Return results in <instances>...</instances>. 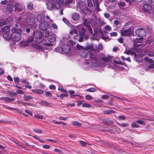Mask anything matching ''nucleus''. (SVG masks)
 Here are the masks:
<instances>
[{
  "instance_id": "f257e3e1",
  "label": "nucleus",
  "mask_w": 154,
  "mask_h": 154,
  "mask_svg": "<svg viewBox=\"0 0 154 154\" xmlns=\"http://www.w3.org/2000/svg\"><path fill=\"white\" fill-rule=\"evenodd\" d=\"M12 32L11 38L14 41H19L21 38V33L22 30L20 28H17L16 27H13L11 29Z\"/></svg>"
},
{
  "instance_id": "f03ea898",
  "label": "nucleus",
  "mask_w": 154,
  "mask_h": 154,
  "mask_svg": "<svg viewBox=\"0 0 154 154\" xmlns=\"http://www.w3.org/2000/svg\"><path fill=\"white\" fill-rule=\"evenodd\" d=\"M76 5L75 7V9L78 10L79 8V11L81 13H83L85 14L91 13V11L87 6H85V3L81 1H79Z\"/></svg>"
},
{
  "instance_id": "7ed1b4c3",
  "label": "nucleus",
  "mask_w": 154,
  "mask_h": 154,
  "mask_svg": "<svg viewBox=\"0 0 154 154\" xmlns=\"http://www.w3.org/2000/svg\"><path fill=\"white\" fill-rule=\"evenodd\" d=\"M137 54H138V60L141 61L142 60V57L145 55H151V52L147 48H145L143 50L140 48H137Z\"/></svg>"
},
{
  "instance_id": "20e7f679",
  "label": "nucleus",
  "mask_w": 154,
  "mask_h": 154,
  "mask_svg": "<svg viewBox=\"0 0 154 154\" xmlns=\"http://www.w3.org/2000/svg\"><path fill=\"white\" fill-rule=\"evenodd\" d=\"M33 35L35 38V42L37 43H40L44 40L42 34L38 30L35 29L33 31Z\"/></svg>"
},
{
  "instance_id": "39448f33",
  "label": "nucleus",
  "mask_w": 154,
  "mask_h": 154,
  "mask_svg": "<svg viewBox=\"0 0 154 154\" xmlns=\"http://www.w3.org/2000/svg\"><path fill=\"white\" fill-rule=\"evenodd\" d=\"M137 48H131L128 50H125L124 52V54L128 55H134V57L138 60V54H137Z\"/></svg>"
},
{
  "instance_id": "423d86ee",
  "label": "nucleus",
  "mask_w": 154,
  "mask_h": 154,
  "mask_svg": "<svg viewBox=\"0 0 154 154\" xmlns=\"http://www.w3.org/2000/svg\"><path fill=\"white\" fill-rule=\"evenodd\" d=\"M136 33L137 36L142 38L146 36L147 32L146 29L141 28L137 29Z\"/></svg>"
},
{
  "instance_id": "0eeeda50",
  "label": "nucleus",
  "mask_w": 154,
  "mask_h": 154,
  "mask_svg": "<svg viewBox=\"0 0 154 154\" xmlns=\"http://www.w3.org/2000/svg\"><path fill=\"white\" fill-rule=\"evenodd\" d=\"M87 52L88 51H86L85 49V50H83L81 53L80 55L84 57H89L90 58V60H95L96 59L95 56L90 55Z\"/></svg>"
},
{
  "instance_id": "6e6552de",
  "label": "nucleus",
  "mask_w": 154,
  "mask_h": 154,
  "mask_svg": "<svg viewBox=\"0 0 154 154\" xmlns=\"http://www.w3.org/2000/svg\"><path fill=\"white\" fill-rule=\"evenodd\" d=\"M83 23L84 25L88 29L90 33H92L93 31L91 27V24L90 20L89 19H85L83 20Z\"/></svg>"
},
{
  "instance_id": "1a4fd4ad",
  "label": "nucleus",
  "mask_w": 154,
  "mask_h": 154,
  "mask_svg": "<svg viewBox=\"0 0 154 154\" xmlns=\"http://www.w3.org/2000/svg\"><path fill=\"white\" fill-rule=\"evenodd\" d=\"M47 6L48 9L50 10L52 9L55 7L56 8V4L54 0L47 1Z\"/></svg>"
},
{
  "instance_id": "9d476101",
  "label": "nucleus",
  "mask_w": 154,
  "mask_h": 154,
  "mask_svg": "<svg viewBox=\"0 0 154 154\" xmlns=\"http://www.w3.org/2000/svg\"><path fill=\"white\" fill-rule=\"evenodd\" d=\"M131 33V29H124L121 31V34L123 36H129Z\"/></svg>"
},
{
  "instance_id": "9b49d317",
  "label": "nucleus",
  "mask_w": 154,
  "mask_h": 154,
  "mask_svg": "<svg viewBox=\"0 0 154 154\" xmlns=\"http://www.w3.org/2000/svg\"><path fill=\"white\" fill-rule=\"evenodd\" d=\"M133 40L134 41V46L136 48H138L139 46H140L141 45V43L142 42V38H134L133 39Z\"/></svg>"
},
{
  "instance_id": "f8f14e48",
  "label": "nucleus",
  "mask_w": 154,
  "mask_h": 154,
  "mask_svg": "<svg viewBox=\"0 0 154 154\" xmlns=\"http://www.w3.org/2000/svg\"><path fill=\"white\" fill-rule=\"evenodd\" d=\"M49 26L48 24L45 21H44V22L39 23V27L40 29L43 30H46Z\"/></svg>"
},
{
  "instance_id": "ddd939ff",
  "label": "nucleus",
  "mask_w": 154,
  "mask_h": 154,
  "mask_svg": "<svg viewBox=\"0 0 154 154\" xmlns=\"http://www.w3.org/2000/svg\"><path fill=\"white\" fill-rule=\"evenodd\" d=\"M14 7L15 8L14 11L16 12L22 11L23 9V6L19 4V3H16L14 4Z\"/></svg>"
},
{
  "instance_id": "4468645a",
  "label": "nucleus",
  "mask_w": 154,
  "mask_h": 154,
  "mask_svg": "<svg viewBox=\"0 0 154 154\" xmlns=\"http://www.w3.org/2000/svg\"><path fill=\"white\" fill-rule=\"evenodd\" d=\"M77 28L79 30V35H84L86 30L82 26H77Z\"/></svg>"
},
{
  "instance_id": "2eb2a0df",
  "label": "nucleus",
  "mask_w": 154,
  "mask_h": 154,
  "mask_svg": "<svg viewBox=\"0 0 154 154\" xmlns=\"http://www.w3.org/2000/svg\"><path fill=\"white\" fill-rule=\"evenodd\" d=\"M146 62L149 63H151L148 66L149 69L154 68V62L153 60L150 59H149L147 57L144 58Z\"/></svg>"
},
{
  "instance_id": "dca6fc26",
  "label": "nucleus",
  "mask_w": 154,
  "mask_h": 154,
  "mask_svg": "<svg viewBox=\"0 0 154 154\" xmlns=\"http://www.w3.org/2000/svg\"><path fill=\"white\" fill-rule=\"evenodd\" d=\"M28 23L30 25H33L35 23V20L33 16L31 15L26 20Z\"/></svg>"
},
{
  "instance_id": "f3484780",
  "label": "nucleus",
  "mask_w": 154,
  "mask_h": 154,
  "mask_svg": "<svg viewBox=\"0 0 154 154\" xmlns=\"http://www.w3.org/2000/svg\"><path fill=\"white\" fill-rule=\"evenodd\" d=\"M37 20L39 23L44 22L45 21V18L42 14H39L37 17Z\"/></svg>"
},
{
  "instance_id": "a211bd4d",
  "label": "nucleus",
  "mask_w": 154,
  "mask_h": 154,
  "mask_svg": "<svg viewBox=\"0 0 154 154\" xmlns=\"http://www.w3.org/2000/svg\"><path fill=\"white\" fill-rule=\"evenodd\" d=\"M62 50L65 53H69L70 51V48L67 45H63L62 48Z\"/></svg>"
},
{
  "instance_id": "6ab92c4d",
  "label": "nucleus",
  "mask_w": 154,
  "mask_h": 154,
  "mask_svg": "<svg viewBox=\"0 0 154 154\" xmlns=\"http://www.w3.org/2000/svg\"><path fill=\"white\" fill-rule=\"evenodd\" d=\"M152 9V7L151 6L148 4H144L142 8V9L143 11L146 12H148Z\"/></svg>"
},
{
  "instance_id": "aec40b11",
  "label": "nucleus",
  "mask_w": 154,
  "mask_h": 154,
  "mask_svg": "<svg viewBox=\"0 0 154 154\" xmlns=\"http://www.w3.org/2000/svg\"><path fill=\"white\" fill-rule=\"evenodd\" d=\"M71 18L73 20L77 21L79 19L80 15L77 13H72L71 14Z\"/></svg>"
},
{
  "instance_id": "412c9836",
  "label": "nucleus",
  "mask_w": 154,
  "mask_h": 154,
  "mask_svg": "<svg viewBox=\"0 0 154 154\" xmlns=\"http://www.w3.org/2000/svg\"><path fill=\"white\" fill-rule=\"evenodd\" d=\"M77 29V26L73 28L69 32V34L72 35H74V36L76 37L77 36L76 35L78 32Z\"/></svg>"
},
{
  "instance_id": "4be33fe9",
  "label": "nucleus",
  "mask_w": 154,
  "mask_h": 154,
  "mask_svg": "<svg viewBox=\"0 0 154 154\" xmlns=\"http://www.w3.org/2000/svg\"><path fill=\"white\" fill-rule=\"evenodd\" d=\"M63 3V0H56V8L59 9Z\"/></svg>"
},
{
  "instance_id": "5701e85b",
  "label": "nucleus",
  "mask_w": 154,
  "mask_h": 154,
  "mask_svg": "<svg viewBox=\"0 0 154 154\" xmlns=\"http://www.w3.org/2000/svg\"><path fill=\"white\" fill-rule=\"evenodd\" d=\"M33 47L37 49V51H42L44 49V47L42 45H34Z\"/></svg>"
},
{
  "instance_id": "b1692460",
  "label": "nucleus",
  "mask_w": 154,
  "mask_h": 154,
  "mask_svg": "<svg viewBox=\"0 0 154 154\" xmlns=\"http://www.w3.org/2000/svg\"><path fill=\"white\" fill-rule=\"evenodd\" d=\"M14 7V5H12L11 4H8L6 6V10L9 13L13 11V8Z\"/></svg>"
},
{
  "instance_id": "393cba45",
  "label": "nucleus",
  "mask_w": 154,
  "mask_h": 154,
  "mask_svg": "<svg viewBox=\"0 0 154 154\" xmlns=\"http://www.w3.org/2000/svg\"><path fill=\"white\" fill-rule=\"evenodd\" d=\"M112 59L111 57L107 56H104L102 58V60L103 62H104V64L107 62L110 61V60Z\"/></svg>"
},
{
  "instance_id": "a878e982",
  "label": "nucleus",
  "mask_w": 154,
  "mask_h": 154,
  "mask_svg": "<svg viewBox=\"0 0 154 154\" xmlns=\"http://www.w3.org/2000/svg\"><path fill=\"white\" fill-rule=\"evenodd\" d=\"M94 4L95 7H96V8L97 9V11H99L100 9L99 8V2L97 0H92Z\"/></svg>"
},
{
  "instance_id": "bb28decb",
  "label": "nucleus",
  "mask_w": 154,
  "mask_h": 154,
  "mask_svg": "<svg viewBox=\"0 0 154 154\" xmlns=\"http://www.w3.org/2000/svg\"><path fill=\"white\" fill-rule=\"evenodd\" d=\"M2 30L3 32H9L10 30V28L8 26H6L2 28Z\"/></svg>"
},
{
  "instance_id": "cd10ccee",
  "label": "nucleus",
  "mask_w": 154,
  "mask_h": 154,
  "mask_svg": "<svg viewBox=\"0 0 154 154\" xmlns=\"http://www.w3.org/2000/svg\"><path fill=\"white\" fill-rule=\"evenodd\" d=\"M116 112L113 110H105L103 111V113L104 114H111L112 113H114Z\"/></svg>"
},
{
  "instance_id": "c85d7f7f",
  "label": "nucleus",
  "mask_w": 154,
  "mask_h": 154,
  "mask_svg": "<svg viewBox=\"0 0 154 154\" xmlns=\"http://www.w3.org/2000/svg\"><path fill=\"white\" fill-rule=\"evenodd\" d=\"M23 98L24 101H28L32 99V97L31 95H27L24 94L23 96Z\"/></svg>"
},
{
  "instance_id": "c756f323",
  "label": "nucleus",
  "mask_w": 154,
  "mask_h": 154,
  "mask_svg": "<svg viewBox=\"0 0 154 154\" xmlns=\"http://www.w3.org/2000/svg\"><path fill=\"white\" fill-rule=\"evenodd\" d=\"M85 49L87 51L89 50H90L91 51H93L94 50V48H93V45L91 44H90L88 46L85 47Z\"/></svg>"
},
{
  "instance_id": "7c9ffc66",
  "label": "nucleus",
  "mask_w": 154,
  "mask_h": 154,
  "mask_svg": "<svg viewBox=\"0 0 154 154\" xmlns=\"http://www.w3.org/2000/svg\"><path fill=\"white\" fill-rule=\"evenodd\" d=\"M48 40L49 42H53L55 41L56 38L53 35H50L48 37Z\"/></svg>"
},
{
  "instance_id": "2f4dec72",
  "label": "nucleus",
  "mask_w": 154,
  "mask_h": 154,
  "mask_svg": "<svg viewBox=\"0 0 154 154\" xmlns=\"http://www.w3.org/2000/svg\"><path fill=\"white\" fill-rule=\"evenodd\" d=\"M4 33L3 34V36L4 38L7 40L10 39V35L8 34V32H4Z\"/></svg>"
},
{
  "instance_id": "473e14b6",
  "label": "nucleus",
  "mask_w": 154,
  "mask_h": 154,
  "mask_svg": "<svg viewBox=\"0 0 154 154\" xmlns=\"http://www.w3.org/2000/svg\"><path fill=\"white\" fill-rule=\"evenodd\" d=\"M40 103L41 104L47 106H49L51 105V104L50 103L43 100L41 101Z\"/></svg>"
},
{
  "instance_id": "72a5a7b5",
  "label": "nucleus",
  "mask_w": 154,
  "mask_h": 154,
  "mask_svg": "<svg viewBox=\"0 0 154 154\" xmlns=\"http://www.w3.org/2000/svg\"><path fill=\"white\" fill-rule=\"evenodd\" d=\"M20 45L26 47L28 46L29 45V44L27 41L26 42L21 41L20 42Z\"/></svg>"
},
{
  "instance_id": "f704fd0d",
  "label": "nucleus",
  "mask_w": 154,
  "mask_h": 154,
  "mask_svg": "<svg viewBox=\"0 0 154 154\" xmlns=\"http://www.w3.org/2000/svg\"><path fill=\"white\" fill-rule=\"evenodd\" d=\"M79 144L82 146H87L88 145V144L85 142L80 141L79 142Z\"/></svg>"
},
{
  "instance_id": "c9c22d12",
  "label": "nucleus",
  "mask_w": 154,
  "mask_h": 154,
  "mask_svg": "<svg viewBox=\"0 0 154 154\" xmlns=\"http://www.w3.org/2000/svg\"><path fill=\"white\" fill-rule=\"evenodd\" d=\"M76 47L79 50H81L82 51L83 50H85V47H84L78 44L76 45Z\"/></svg>"
},
{
  "instance_id": "e433bc0d",
  "label": "nucleus",
  "mask_w": 154,
  "mask_h": 154,
  "mask_svg": "<svg viewBox=\"0 0 154 154\" xmlns=\"http://www.w3.org/2000/svg\"><path fill=\"white\" fill-rule=\"evenodd\" d=\"M33 92L35 93H37L38 94H41L43 92V91L40 89H35L33 91Z\"/></svg>"
},
{
  "instance_id": "4c0bfd02",
  "label": "nucleus",
  "mask_w": 154,
  "mask_h": 154,
  "mask_svg": "<svg viewBox=\"0 0 154 154\" xmlns=\"http://www.w3.org/2000/svg\"><path fill=\"white\" fill-rule=\"evenodd\" d=\"M34 41V37L32 36H30L29 37L27 40V42L29 44V42H32Z\"/></svg>"
},
{
  "instance_id": "58836bf2",
  "label": "nucleus",
  "mask_w": 154,
  "mask_h": 154,
  "mask_svg": "<svg viewBox=\"0 0 154 154\" xmlns=\"http://www.w3.org/2000/svg\"><path fill=\"white\" fill-rule=\"evenodd\" d=\"M27 7L29 9L32 10L33 8V4L31 2H29L28 4Z\"/></svg>"
},
{
  "instance_id": "ea45409f",
  "label": "nucleus",
  "mask_w": 154,
  "mask_h": 154,
  "mask_svg": "<svg viewBox=\"0 0 154 154\" xmlns=\"http://www.w3.org/2000/svg\"><path fill=\"white\" fill-rule=\"evenodd\" d=\"M68 96V94L67 93H65V94H59L57 96L58 97L61 98V99H62L63 97H64L65 96L67 97Z\"/></svg>"
},
{
  "instance_id": "a19ab883",
  "label": "nucleus",
  "mask_w": 154,
  "mask_h": 154,
  "mask_svg": "<svg viewBox=\"0 0 154 154\" xmlns=\"http://www.w3.org/2000/svg\"><path fill=\"white\" fill-rule=\"evenodd\" d=\"M100 37L101 38L103 39L106 42L110 40V39L108 37H106L104 36V35H101Z\"/></svg>"
},
{
  "instance_id": "79ce46f5",
  "label": "nucleus",
  "mask_w": 154,
  "mask_h": 154,
  "mask_svg": "<svg viewBox=\"0 0 154 154\" xmlns=\"http://www.w3.org/2000/svg\"><path fill=\"white\" fill-rule=\"evenodd\" d=\"M72 2L73 0H65V4L66 5H68L69 4L72 3Z\"/></svg>"
},
{
  "instance_id": "37998d69",
  "label": "nucleus",
  "mask_w": 154,
  "mask_h": 154,
  "mask_svg": "<svg viewBox=\"0 0 154 154\" xmlns=\"http://www.w3.org/2000/svg\"><path fill=\"white\" fill-rule=\"evenodd\" d=\"M86 91L88 92H94L95 91V89L94 88H91L87 89Z\"/></svg>"
},
{
  "instance_id": "c03bdc74",
  "label": "nucleus",
  "mask_w": 154,
  "mask_h": 154,
  "mask_svg": "<svg viewBox=\"0 0 154 154\" xmlns=\"http://www.w3.org/2000/svg\"><path fill=\"white\" fill-rule=\"evenodd\" d=\"M84 36V35H79V36H77L78 37H79V42H82L83 41Z\"/></svg>"
},
{
  "instance_id": "a18cd8bd",
  "label": "nucleus",
  "mask_w": 154,
  "mask_h": 154,
  "mask_svg": "<svg viewBox=\"0 0 154 154\" xmlns=\"http://www.w3.org/2000/svg\"><path fill=\"white\" fill-rule=\"evenodd\" d=\"M82 106L84 107H91V105L88 103H83Z\"/></svg>"
},
{
  "instance_id": "49530a36",
  "label": "nucleus",
  "mask_w": 154,
  "mask_h": 154,
  "mask_svg": "<svg viewBox=\"0 0 154 154\" xmlns=\"http://www.w3.org/2000/svg\"><path fill=\"white\" fill-rule=\"evenodd\" d=\"M117 33L115 32H113L110 33V35L111 37L116 36H117Z\"/></svg>"
},
{
  "instance_id": "de8ad7c7",
  "label": "nucleus",
  "mask_w": 154,
  "mask_h": 154,
  "mask_svg": "<svg viewBox=\"0 0 154 154\" xmlns=\"http://www.w3.org/2000/svg\"><path fill=\"white\" fill-rule=\"evenodd\" d=\"M72 124L74 125H78L79 126H81L82 125V124L81 123L75 121L73 122Z\"/></svg>"
},
{
  "instance_id": "09e8293b",
  "label": "nucleus",
  "mask_w": 154,
  "mask_h": 154,
  "mask_svg": "<svg viewBox=\"0 0 154 154\" xmlns=\"http://www.w3.org/2000/svg\"><path fill=\"white\" fill-rule=\"evenodd\" d=\"M33 131L36 133H42V131L39 129L35 128L33 129Z\"/></svg>"
},
{
  "instance_id": "8fccbe9b",
  "label": "nucleus",
  "mask_w": 154,
  "mask_h": 154,
  "mask_svg": "<svg viewBox=\"0 0 154 154\" xmlns=\"http://www.w3.org/2000/svg\"><path fill=\"white\" fill-rule=\"evenodd\" d=\"M98 32H99L100 35H104V33L105 32L104 30H103L101 29H99L98 30Z\"/></svg>"
},
{
  "instance_id": "3c124183",
  "label": "nucleus",
  "mask_w": 154,
  "mask_h": 154,
  "mask_svg": "<svg viewBox=\"0 0 154 154\" xmlns=\"http://www.w3.org/2000/svg\"><path fill=\"white\" fill-rule=\"evenodd\" d=\"M85 98L88 100H91L92 99V97L90 95H87L85 96Z\"/></svg>"
},
{
  "instance_id": "603ef678",
  "label": "nucleus",
  "mask_w": 154,
  "mask_h": 154,
  "mask_svg": "<svg viewBox=\"0 0 154 154\" xmlns=\"http://www.w3.org/2000/svg\"><path fill=\"white\" fill-rule=\"evenodd\" d=\"M131 126L133 128H138L139 127V125L135 123H133L131 124Z\"/></svg>"
},
{
  "instance_id": "864d4df0",
  "label": "nucleus",
  "mask_w": 154,
  "mask_h": 154,
  "mask_svg": "<svg viewBox=\"0 0 154 154\" xmlns=\"http://www.w3.org/2000/svg\"><path fill=\"white\" fill-rule=\"evenodd\" d=\"M136 122L138 124H141V125H145V123L142 120H138L136 121Z\"/></svg>"
},
{
  "instance_id": "5fc2aeb1",
  "label": "nucleus",
  "mask_w": 154,
  "mask_h": 154,
  "mask_svg": "<svg viewBox=\"0 0 154 154\" xmlns=\"http://www.w3.org/2000/svg\"><path fill=\"white\" fill-rule=\"evenodd\" d=\"M118 5L119 6H124L125 5V4L124 2H120L118 3Z\"/></svg>"
},
{
  "instance_id": "6e6d98bb",
  "label": "nucleus",
  "mask_w": 154,
  "mask_h": 154,
  "mask_svg": "<svg viewBox=\"0 0 154 154\" xmlns=\"http://www.w3.org/2000/svg\"><path fill=\"white\" fill-rule=\"evenodd\" d=\"M3 100H5L6 101L10 102V98L5 97H3Z\"/></svg>"
},
{
  "instance_id": "4d7b16f0",
  "label": "nucleus",
  "mask_w": 154,
  "mask_h": 154,
  "mask_svg": "<svg viewBox=\"0 0 154 154\" xmlns=\"http://www.w3.org/2000/svg\"><path fill=\"white\" fill-rule=\"evenodd\" d=\"M8 3V1L7 0H4L3 1H2L0 3L2 5H6Z\"/></svg>"
},
{
  "instance_id": "13d9d810",
  "label": "nucleus",
  "mask_w": 154,
  "mask_h": 154,
  "mask_svg": "<svg viewBox=\"0 0 154 154\" xmlns=\"http://www.w3.org/2000/svg\"><path fill=\"white\" fill-rule=\"evenodd\" d=\"M88 5L89 7H91L93 5V4L91 1H88Z\"/></svg>"
},
{
  "instance_id": "bf43d9fd",
  "label": "nucleus",
  "mask_w": 154,
  "mask_h": 154,
  "mask_svg": "<svg viewBox=\"0 0 154 154\" xmlns=\"http://www.w3.org/2000/svg\"><path fill=\"white\" fill-rule=\"evenodd\" d=\"M125 1L126 2H128L130 5H131L135 1V0H125Z\"/></svg>"
},
{
  "instance_id": "052dcab7",
  "label": "nucleus",
  "mask_w": 154,
  "mask_h": 154,
  "mask_svg": "<svg viewBox=\"0 0 154 154\" xmlns=\"http://www.w3.org/2000/svg\"><path fill=\"white\" fill-rule=\"evenodd\" d=\"M104 17L107 18H109L110 17V14L108 13H105L104 14Z\"/></svg>"
},
{
  "instance_id": "680f3d73",
  "label": "nucleus",
  "mask_w": 154,
  "mask_h": 154,
  "mask_svg": "<svg viewBox=\"0 0 154 154\" xmlns=\"http://www.w3.org/2000/svg\"><path fill=\"white\" fill-rule=\"evenodd\" d=\"M105 29L109 31H110L111 29V28L110 26H106L105 27Z\"/></svg>"
},
{
  "instance_id": "e2e57ef3",
  "label": "nucleus",
  "mask_w": 154,
  "mask_h": 154,
  "mask_svg": "<svg viewBox=\"0 0 154 154\" xmlns=\"http://www.w3.org/2000/svg\"><path fill=\"white\" fill-rule=\"evenodd\" d=\"M52 27L55 29H57L58 28L57 26L55 23H53L52 24Z\"/></svg>"
},
{
  "instance_id": "0e129e2a",
  "label": "nucleus",
  "mask_w": 154,
  "mask_h": 154,
  "mask_svg": "<svg viewBox=\"0 0 154 154\" xmlns=\"http://www.w3.org/2000/svg\"><path fill=\"white\" fill-rule=\"evenodd\" d=\"M25 112L26 113L31 115H32V112L29 110H25Z\"/></svg>"
},
{
  "instance_id": "69168bd1",
  "label": "nucleus",
  "mask_w": 154,
  "mask_h": 154,
  "mask_svg": "<svg viewBox=\"0 0 154 154\" xmlns=\"http://www.w3.org/2000/svg\"><path fill=\"white\" fill-rule=\"evenodd\" d=\"M35 118L39 119H42L43 116L42 115H35Z\"/></svg>"
},
{
  "instance_id": "338daca9",
  "label": "nucleus",
  "mask_w": 154,
  "mask_h": 154,
  "mask_svg": "<svg viewBox=\"0 0 154 154\" xmlns=\"http://www.w3.org/2000/svg\"><path fill=\"white\" fill-rule=\"evenodd\" d=\"M14 80L15 82L18 83L20 82L19 79L18 77H16L14 78Z\"/></svg>"
},
{
  "instance_id": "774afa93",
  "label": "nucleus",
  "mask_w": 154,
  "mask_h": 154,
  "mask_svg": "<svg viewBox=\"0 0 154 154\" xmlns=\"http://www.w3.org/2000/svg\"><path fill=\"white\" fill-rule=\"evenodd\" d=\"M98 48L100 50H102L103 49V46L101 43L99 44Z\"/></svg>"
}]
</instances>
